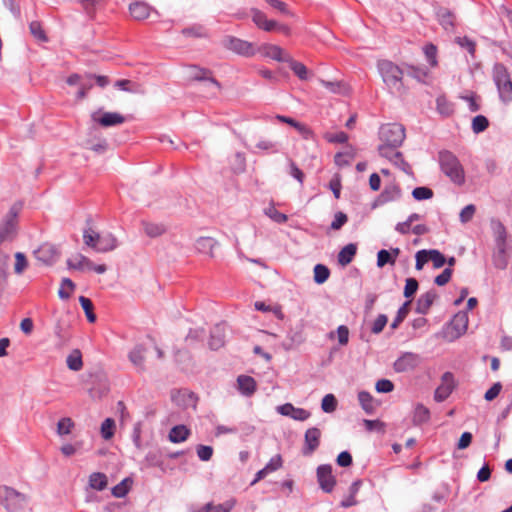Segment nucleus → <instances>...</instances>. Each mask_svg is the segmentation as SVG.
Wrapping results in <instances>:
<instances>
[{
    "instance_id": "nucleus-1",
    "label": "nucleus",
    "mask_w": 512,
    "mask_h": 512,
    "mask_svg": "<svg viewBox=\"0 0 512 512\" xmlns=\"http://www.w3.org/2000/svg\"><path fill=\"white\" fill-rule=\"evenodd\" d=\"M377 67L383 82L390 92L397 94L405 92L403 84L404 71L398 65L390 60H380Z\"/></svg>"
},
{
    "instance_id": "nucleus-2",
    "label": "nucleus",
    "mask_w": 512,
    "mask_h": 512,
    "mask_svg": "<svg viewBox=\"0 0 512 512\" xmlns=\"http://www.w3.org/2000/svg\"><path fill=\"white\" fill-rule=\"evenodd\" d=\"M441 171L455 185L462 186L465 183V171L459 159L450 151L443 150L438 154Z\"/></svg>"
},
{
    "instance_id": "nucleus-3",
    "label": "nucleus",
    "mask_w": 512,
    "mask_h": 512,
    "mask_svg": "<svg viewBox=\"0 0 512 512\" xmlns=\"http://www.w3.org/2000/svg\"><path fill=\"white\" fill-rule=\"evenodd\" d=\"M28 501L29 496L13 487L7 485L0 487V504L7 512H17L24 509Z\"/></svg>"
},
{
    "instance_id": "nucleus-4",
    "label": "nucleus",
    "mask_w": 512,
    "mask_h": 512,
    "mask_svg": "<svg viewBox=\"0 0 512 512\" xmlns=\"http://www.w3.org/2000/svg\"><path fill=\"white\" fill-rule=\"evenodd\" d=\"M493 80L497 86L501 101L509 103L512 100V80L503 64H495L493 68Z\"/></svg>"
},
{
    "instance_id": "nucleus-5",
    "label": "nucleus",
    "mask_w": 512,
    "mask_h": 512,
    "mask_svg": "<svg viewBox=\"0 0 512 512\" xmlns=\"http://www.w3.org/2000/svg\"><path fill=\"white\" fill-rule=\"evenodd\" d=\"M379 138L382 144H388L392 147H399L405 139V129L401 124L388 123L382 125L379 130Z\"/></svg>"
},
{
    "instance_id": "nucleus-6",
    "label": "nucleus",
    "mask_w": 512,
    "mask_h": 512,
    "mask_svg": "<svg viewBox=\"0 0 512 512\" xmlns=\"http://www.w3.org/2000/svg\"><path fill=\"white\" fill-rule=\"evenodd\" d=\"M21 210V204H14L3 218L0 224V243L11 241L17 233V217Z\"/></svg>"
},
{
    "instance_id": "nucleus-7",
    "label": "nucleus",
    "mask_w": 512,
    "mask_h": 512,
    "mask_svg": "<svg viewBox=\"0 0 512 512\" xmlns=\"http://www.w3.org/2000/svg\"><path fill=\"white\" fill-rule=\"evenodd\" d=\"M222 45L226 49L231 50L241 56L250 57L255 54L252 43L234 36H225L222 40Z\"/></svg>"
},
{
    "instance_id": "nucleus-8",
    "label": "nucleus",
    "mask_w": 512,
    "mask_h": 512,
    "mask_svg": "<svg viewBox=\"0 0 512 512\" xmlns=\"http://www.w3.org/2000/svg\"><path fill=\"white\" fill-rule=\"evenodd\" d=\"M35 258L44 265L51 266L57 262L60 257V251L57 246L51 243L40 245L33 252Z\"/></svg>"
},
{
    "instance_id": "nucleus-9",
    "label": "nucleus",
    "mask_w": 512,
    "mask_h": 512,
    "mask_svg": "<svg viewBox=\"0 0 512 512\" xmlns=\"http://www.w3.org/2000/svg\"><path fill=\"white\" fill-rule=\"evenodd\" d=\"M317 481L319 483L320 488L326 492H332L336 480L332 474V466L329 464H323L318 466L317 468Z\"/></svg>"
},
{
    "instance_id": "nucleus-10",
    "label": "nucleus",
    "mask_w": 512,
    "mask_h": 512,
    "mask_svg": "<svg viewBox=\"0 0 512 512\" xmlns=\"http://www.w3.org/2000/svg\"><path fill=\"white\" fill-rule=\"evenodd\" d=\"M455 387L454 377L451 372H445L441 377V384L436 388L434 399L436 402L445 401Z\"/></svg>"
},
{
    "instance_id": "nucleus-11",
    "label": "nucleus",
    "mask_w": 512,
    "mask_h": 512,
    "mask_svg": "<svg viewBox=\"0 0 512 512\" xmlns=\"http://www.w3.org/2000/svg\"><path fill=\"white\" fill-rule=\"evenodd\" d=\"M91 118L94 122L105 128L121 125L125 122V117L117 112H104L101 115L100 112H94Z\"/></svg>"
},
{
    "instance_id": "nucleus-12",
    "label": "nucleus",
    "mask_w": 512,
    "mask_h": 512,
    "mask_svg": "<svg viewBox=\"0 0 512 512\" xmlns=\"http://www.w3.org/2000/svg\"><path fill=\"white\" fill-rule=\"evenodd\" d=\"M419 364V356L412 352L403 353L393 364L396 372H408L413 370Z\"/></svg>"
},
{
    "instance_id": "nucleus-13",
    "label": "nucleus",
    "mask_w": 512,
    "mask_h": 512,
    "mask_svg": "<svg viewBox=\"0 0 512 512\" xmlns=\"http://www.w3.org/2000/svg\"><path fill=\"white\" fill-rule=\"evenodd\" d=\"M468 326V317L466 313H457L450 322L448 329L450 330V340H454L463 335Z\"/></svg>"
},
{
    "instance_id": "nucleus-14",
    "label": "nucleus",
    "mask_w": 512,
    "mask_h": 512,
    "mask_svg": "<svg viewBox=\"0 0 512 512\" xmlns=\"http://www.w3.org/2000/svg\"><path fill=\"white\" fill-rule=\"evenodd\" d=\"M400 196H401L400 187L395 183L388 184L384 187L383 191L375 199V201L373 203V207L381 206L388 202L395 201V200L399 199Z\"/></svg>"
},
{
    "instance_id": "nucleus-15",
    "label": "nucleus",
    "mask_w": 512,
    "mask_h": 512,
    "mask_svg": "<svg viewBox=\"0 0 512 512\" xmlns=\"http://www.w3.org/2000/svg\"><path fill=\"white\" fill-rule=\"evenodd\" d=\"M321 431L316 427L307 429L304 436L305 446L302 453L305 456L311 455L320 444Z\"/></svg>"
},
{
    "instance_id": "nucleus-16",
    "label": "nucleus",
    "mask_w": 512,
    "mask_h": 512,
    "mask_svg": "<svg viewBox=\"0 0 512 512\" xmlns=\"http://www.w3.org/2000/svg\"><path fill=\"white\" fill-rule=\"evenodd\" d=\"M438 298V294L434 289L427 291L420 295L417 299L415 312L421 315H426L430 311L431 306Z\"/></svg>"
},
{
    "instance_id": "nucleus-17",
    "label": "nucleus",
    "mask_w": 512,
    "mask_h": 512,
    "mask_svg": "<svg viewBox=\"0 0 512 512\" xmlns=\"http://www.w3.org/2000/svg\"><path fill=\"white\" fill-rule=\"evenodd\" d=\"M436 15L439 24L446 30V31H454L455 28V15L452 11H450L446 7H439L436 10Z\"/></svg>"
},
{
    "instance_id": "nucleus-18",
    "label": "nucleus",
    "mask_w": 512,
    "mask_h": 512,
    "mask_svg": "<svg viewBox=\"0 0 512 512\" xmlns=\"http://www.w3.org/2000/svg\"><path fill=\"white\" fill-rule=\"evenodd\" d=\"M260 50L265 57L271 58L273 60L279 62L290 61V56L277 45L265 44L261 47Z\"/></svg>"
},
{
    "instance_id": "nucleus-19",
    "label": "nucleus",
    "mask_w": 512,
    "mask_h": 512,
    "mask_svg": "<svg viewBox=\"0 0 512 512\" xmlns=\"http://www.w3.org/2000/svg\"><path fill=\"white\" fill-rule=\"evenodd\" d=\"M190 78L195 81H206L215 86L217 89L221 88L220 83L213 77L209 76L211 72L207 69H202L197 66H190Z\"/></svg>"
},
{
    "instance_id": "nucleus-20",
    "label": "nucleus",
    "mask_w": 512,
    "mask_h": 512,
    "mask_svg": "<svg viewBox=\"0 0 512 512\" xmlns=\"http://www.w3.org/2000/svg\"><path fill=\"white\" fill-rule=\"evenodd\" d=\"M225 343V326L223 324L215 325L210 332L209 347L212 350H218Z\"/></svg>"
},
{
    "instance_id": "nucleus-21",
    "label": "nucleus",
    "mask_w": 512,
    "mask_h": 512,
    "mask_svg": "<svg viewBox=\"0 0 512 512\" xmlns=\"http://www.w3.org/2000/svg\"><path fill=\"white\" fill-rule=\"evenodd\" d=\"M98 241L97 252L105 253L113 251L118 246V240L112 233H106L103 235H96Z\"/></svg>"
},
{
    "instance_id": "nucleus-22",
    "label": "nucleus",
    "mask_w": 512,
    "mask_h": 512,
    "mask_svg": "<svg viewBox=\"0 0 512 512\" xmlns=\"http://www.w3.org/2000/svg\"><path fill=\"white\" fill-rule=\"evenodd\" d=\"M491 228L493 231L495 246H508V233L503 223L499 220L493 219L491 220Z\"/></svg>"
},
{
    "instance_id": "nucleus-23",
    "label": "nucleus",
    "mask_w": 512,
    "mask_h": 512,
    "mask_svg": "<svg viewBox=\"0 0 512 512\" xmlns=\"http://www.w3.org/2000/svg\"><path fill=\"white\" fill-rule=\"evenodd\" d=\"M252 20L259 28L268 32L277 27L276 21L267 19L266 15L257 9L252 10Z\"/></svg>"
},
{
    "instance_id": "nucleus-24",
    "label": "nucleus",
    "mask_w": 512,
    "mask_h": 512,
    "mask_svg": "<svg viewBox=\"0 0 512 512\" xmlns=\"http://www.w3.org/2000/svg\"><path fill=\"white\" fill-rule=\"evenodd\" d=\"M496 250L493 253V264L497 269L504 270L508 265L509 246H495Z\"/></svg>"
},
{
    "instance_id": "nucleus-25",
    "label": "nucleus",
    "mask_w": 512,
    "mask_h": 512,
    "mask_svg": "<svg viewBox=\"0 0 512 512\" xmlns=\"http://www.w3.org/2000/svg\"><path fill=\"white\" fill-rule=\"evenodd\" d=\"M146 349L142 345L135 346L128 355L129 360L137 368L138 371H144Z\"/></svg>"
},
{
    "instance_id": "nucleus-26",
    "label": "nucleus",
    "mask_w": 512,
    "mask_h": 512,
    "mask_svg": "<svg viewBox=\"0 0 512 512\" xmlns=\"http://www.w3.org/2000/svg\"><path fill=\"white\" fill-rule=\"evenodd\" d=\"M237 385L239 391L245 396H251L256 390V381L251 376H238Z\"/></svg>"
},
{
    "instance_id": "nucleus-27",
    "label": "nucleus",
    "mask_w": 512,
    "mask_h": 512,
    "mask_svg": "<svg viewBox=\"0 0 512 512\" xmlns=\"http://www.w3.org/2000/svg\"><path fill=\"white\" fill-rule=\"evenodd\" d=\"M151 7L144 2H134L130 4L129 11L135 20H144L149 17Z\"/></svg>"
},
{
    "instance_id": "nucleus-28",
    "label": "nucleus",
    "mask_w": 512,
    "mask_h": 512,
    "mask_svg": "<svg viewBox=\"0 0 512 512\" xmlns=\"http://www.w3.org/2000/svg\"><path fill=\"white\" fill-rule=\"evenodd\" d=\"M218 242L212 237H200L196 240L195 247L198 252L214 257L213 249Z\"/></svg>"
},
{
    "instance_id": "nucleus-29",
    "label": "nucleus",
    "mask_w": 512,
    "mask_h": 512,
    "mask_svg": "<svg viewBox=\"0 0 512 512\" xmlns=\"http://www.w3.org/2000/svg\"><path fill=\"white\" fill-rule=\"evenodd\" d=\"M190 430L185 425L174 426L168 434V439L172 443H181L188 439Z\"/></svg>"
},
{
    "instance_id": "nucleus-30",
    "label": "nucleus",
    "mask_w": 512,
    "mask_h": 512,
    "mask_svg": "<svg viewBox=\"0 0 512 512\" xmlns=\"http://www.w3.org/2000/svg\"><path fill=\"white\" fill-rule=\"evenodd\" d=\"M141 225L145 234L150 238L159 237L166 232V226L162 223L142 221Z\"/></svg>"
},
{
    "instance_id": "nucleus-31",
    "label": "nucleus",
    "mask_w": 512,
    "mask_h": 512,
    "mask_svg": "<svg viewBox=\"0 0 512 512\" xmlns=\"http://www.w3.org/2000/svg\"><path fill=\"white\" fill-rule=\"evenodd\" d=\"M430 420V410L425 407L423 404H417L414 413L412 422L415 426H420L427 423Z\"/></svg>"
},
{
    "instance_id": "nucleus-32",
    "label": "nucleus",
    "mask_w": 512,
    "mask_h": 512,
    "mask_svg": "<svg viewBox=\"0 0 512 512\" xmlns=\"http://www.w3.org/2000/svg\"><path fill=\"white\" fill-rule=\"evenodd\" d=\"M92 265V261L82 254H78L74 259L67 260V266L69 269L75 270H89Z\"/></svg>"
},
{
    "instance_id": "nucleus-33",
    "label": "nucleus",
    "mask_w": 512,
    "mask_h": 512,
    "mask_svg": "<svg viewBox=\"0 0 512 512\" xmlns=\"http://www.w3.org/2000/svg\"><path fill=\"white\" fill-rule=\"evenodd\" d=\"M108 479L104 473L94 472L89 476V485L92 489L102 491L107 487Z\"/></svg>"
},
{
    "instance_id": "nucleus-34",
    "label": "nucleus",
    "mask_w": 512,
    "mask_h": 512,
    "mask_svg": "<svg viewBox=\"0 0 512 512\" xmlns=\"http://www.w3.org/2000/svg\"><path fill=\"white\" fill-rule=\"evenodd\" d=\"M436 108L439 114L449 117L454 113V105L445 96H438L436 99Z\"/></svg>"
},
{
    "instance_id": "nucleus-35",
    "label": "nucleus",
    "mask_w": 512,
    "mask_h": 512,
    "mask_svg": "<svg viewBox=\"0 0 512 512\" xmlns=\"http://www.w3.org/2000/svg\"><path fill=\"white\" fill-rule=\"evenodd\" d=\"M358 399H359V402H360L363 410L367 414L374 413V411H375V409L377 407V404L374 401L373 397L368 392H364V391L363 392H359Z\"/></svg>"
},
{
    "instance_id": "nucleus-36",
    "label": "nucleus",
    "mask_w": 512,
    "mask_h": 512,
    "mask_svg": "<svg viewBox=\"0 0 512 512\" xmlns=\"http://www.w3.org/2000/svg\"><path fill=\"white\" fill-rule=\"evenodd\" d=\"M54 334L59 339L61 345L69 340L68 323L62 319H58L54 327Z\"/></svg>"
},
{
    "instance_id": "nucleus-37",
    "label": "nucleus",
    "mask_w": 512,
    "mask_h": 512,
    "mask_svg": "<svg viewBox=\"0 0 512 512\" xmlns=\"http://www.w3.org/2000/svg\"><path fill=\"white\" fill-rule=\"evenodd\" d=\"M67 366L72 371H79L83 367L81 352L76 349L68 355L66 359Z\"/></svg>"
},
{
    "instance_id": "nucleus-38",
    "label": "nucleus",
    "mask_w": 512,
    "mask_h": 512,
    "mask_svg": "<svg viewBox=\"0 0 512 512\" xmlns=\"http://www.w3.org/2000/svg\"><path fill=\"white\" fill-rule=\"evenodd\" d=\"M352 262V243H348L338 254L337 264L340 268H345Z\"/></svg>"
},
{
    "instance_id": "nucleus-39",
    "label": "nucleus",
    "mask_w": 512,
    "mask_h": 512,
    "mask_svg": "<svg viewBox=\"0 0 512 512\" xmlns=\"http://www.w3.org/2000/svg\"><path fill=\"white\" fill-rule=\"evenodd\" d=\"M132 483L130 478L123 479L120 483L115 485L112 488V495L116 498H123L125 497L129 490H130V484Z\"/></svg>"
},
{
    "instance_id": "nucleus-40",
    "label": "nucleus",
    "mask_w": 512,
    "mask_h": 512,
    "mask_svg": "<svg viewBox=\"0 0 512 512\" xmlns=\"http://www.w3.org/2000/svg\"><path fill=\"white\" fill-rule=\"evenodd\" d=\"M79 302H80V305H81V307L83 308V310L85 312L87 320L90 323H94L96 321V315L93 312L94 306H93L92 301L89 298H87V297L80 296L79 297Z\"/></svg>"
},
{
    "instance_id": "nucleus-41",
    "label": "nucleus",
    "mask_w": 512,
    "mask_h": 512,
    "mask_svg": "<svg viewBox=\"0 0 512 512\" xmlns=\"http://www.w3.org/2000/svg\"><path fill=\"white\" fill-rule=\"evenodd\" d=\"M75 289V284L73 281L69 278H63L61 282V287L58 291V296L63 299L67 300L70 298L71 293Z\"/></svg>"
},
{
    "instance_id": "nucleus-42",
    "label": "nucleus",
    "mask_w": 512,
    "mask_h": 512,
    "mask_svg": "<svg viewBox=\"0 0 512 512\" xmlns=\"http://www.w3.org/2000/svg\"><path fill=\"white\" fill-rule=\"evenodd\" d=\"M330 270L323 264H317L314 267V281L317 284H323L329 278Z\"/></svg>"
},
{
    "instance_id": "nucleus-43",
    "label": "nucleus",
    "mask_w": 512,
    "mask_h": 512,
    "mask_svg": "<svg viewBox=\"0 0 512 512\" xmlns=\"http://www.w3.org/2000/svg\"><path fill=\"white\" fill-rule=\"evenodd\" d=\"M410 303H411L410 301H406L398 309L396 317L393 319V321L391 323V328L392 329H396L404 321V319L407 317V315L409 313V305H410Z\"/></svg>"
},
{
    "instance_id": "nucleus-44",
    "label": "nucleus",
    "mask_w": 512,
    "mask_h": 512,
    "mask_svg": "<svg viewBox=\"0 0 512 512\" xmlns=\"http://www.w3.org/2000/svg\"><path fill=\"white\" fill-rule=\"evenodd\" d=\"M182 34L187 37H196V38H202L206 37V29L204 26L196 24L191 27L184 28L182 30Z\"/></svg>"
},
{
    "instance_id": "nucleus-45",
    "label": "nucleus",
    "mask_w": 512,
    "mask_h": 512,
    "mask_svg": "<svg viewBox=\"0 0 512 512\" xmlns=\"http://www.w3.org/2000/svg\"><path fill=\"white\" fill-rule=\"evenodd\" d=\"M489 126L488 119L483 115H477L472 120V131L479 134L485 131Z\"/></svg>"
},
{
    "instance_id": "nucleus-46",
    "label": "nucleus",
    "mask_w": 512,
    "mask_h": 512,
    "mask_svg": "<svg viewBox=\"0 0 512 512\" xmlns=\"http://www.w3.org/2000/svg\"><path fill=\"white\" fill-rule=\"evenodd\" d=\"M393 157L395 159L392 161V163L396 167L401 169L407 175H412L413 174L410 164L407 161L404 160L403 155H402L401 152L393 153Z\"/></svg>"
},
{
    "instance_id": "nucleus-47",
    "label": "nucleus",
    "mask_w": 512,
    "mask_h": 512,
    "mask_svg": "<svg viewBox=\"0 0 512 512\" xmlns=\"http://www.w3.org/2000/svg\"><path fill=\"white\" fill-rule=\"evenodd\" d=\"M74 427V422L69 417H64L60 419L57 423V434L60 436L68 435L71 433L72 428Z\"/></svg>"
},
{
    "instance_id": "nucleus-48",
    "label": "nucleus",
    "mask_w": 512,
    "mask_h": 512,
    "mask_svg": "<svg viewBox=\"0 0 512 512\" xmlns=\"http://www.w3.org/2000/svg\"><path fill=\"white\" fill-rule=\"evenodd\" d=\"M115 422L112 418H106L101 424V435L105 440H109L114 435Z\"/></svg>"
},
{
    "instance_id": "nucleus-49",
    "label": "nucleus",
    "mask_w": 512,
    "mask_h": 512,
    "mask_svg": "<svg viewBox=\"0 0 512 512\" xmlns=\"http://www.w3.org/2000/svg\"><path fill=\"white\" fill-rule=\"evenodd\" d=\"M264 212H265V215H267L270 219H272L276 223L282 224L288 220L287 215L279 212L274 206L267 207L264 210Z\"/></svg>"
},
{
    "instance_id": "nucleus-50",
    "label": "nucleus",
    "mask_w": 512,
    "mask_h": 512,
    "mask_svg": "<svg viewBox=\"0 0 512 512\" xmlns=\"http://www.w3.org/2000/svg\"><path fill=\"white\" fill-rule=\"evenodd\" d=\"M290 65L291 70L301 79L306 80L308 76V70L306 66L300 62L294 61L290 57V61H287Z\"/></svg>"
},
{
    "instance_id": "nucleus-51",
    "label": "nucleus",
    "mask_w": 512,
    "mask_h": 512,
    "mask_svg": "<svg viewBox=\"0 0 512 512\" xmlns=\"http://www.w3.org/2000/svg\"><path fill=\"white\" fill-rule=\"evenodd\" d=\"M321 408L325 413H332L337 408V400L333 394H327L323 397Z\"/></svg>"
},
{
    "instance_id": "nucleus-52",
    "label": "nucleus",
    "mask_w": 512,
    "mask_h": 512,
    "mask_svg": "<svg viewBox=\"0 0 512 512\" xmlns=\"http://www.w3.org/2000/svg\"><path fill=\"white\" fill-rule=\"evenodd\" d=\"M30 33L41 42H46L48 40L44 30L42 29V26L40 22L38 21H32L29 25Z\"/></svg>"
},
{
    "instance_id": "nucleus-53",
    "label": "nucleus",
    "mask_w": 512,
    "mask_h": 512,
    "mask_svg": "<svg viewBox=\"0 0 512 512\" xmlns=\"http://www.w3.org/2000/svg\"><path fill=\"white\" fill-rule=\"evenodd\" d=\"M412 196L415 200H428L433 197V191L428 187H416L412 191Z\"/></svg>"
},
{
    "instance_id": "nucleus-54",
    "label": "nucleus",
    "mask_w": 512,
    "mask_h": 512,
    "mask_svg": "<svg viewBox=\"0 0 512 512\" xmlns=\"http://www.w3.org/2000/svg\"><path fill=\"white\" fill-rule=\"evenodd\" d=\"M427 251L429 254V260L433 262V266L435 269H439L444 266V264L446 263V258L440 251L436 249H431Z\"/></svg>"
},
{
    "instance_id": "nucleus-55",
    "label": "nucleus",
    "mask_w": 512,
    "mask_h": 512,
    "mask_svg": "<svg viewBox=\"0 0 512 512\" xmlns=\"http://www.w3.org/2000/svg\"><path fill=\"white\" fill-rule=\"evenodd\" d=\"M394 263H395L394 257L392 256V253L390 251L385 250V249L378 251V253H377V266L378 267L382 268L386 264L393 265Z\"/></svg>"
},
{
    "instance_id": "nucleus-56",
    "label": "nucleus",
    "mask_w": 512,
    "mask_h": 512,
    "mask_svg": "<svg viewBox=\"0 0 512 512\" xmlns=\"http://www.w3.org/2000/svg\"><path fill=\"white\" fill-rule=\"evenodd\" d=\"M96 235H99V233L95 232L91 228L84 230L83 232V240L84 243L88 246L97 251V245L98 241L96 238Z\"/></svg>"
},
{
    "instance_id": "nucleus-57",
    "label": "nucleus",
    "mask_w": 512,
    "mask_h": 512,
    "mask_svg": "<svg viewBox=\"0 0 512 512\" xmlns=\"http://www.w3.org/2000/svg\"><path fill=\"white\" fill-rule=\"evenodd\" d=\"M145 461L149 467H159L163 470V461L160 453L157 451H150L145 456Z\"/></svg>"
},
{
    "instance_id": "nucleus-58",
    "label": "nucleus",
    "mask_w": 512,
    "mask_h": 512,
    "mask_svg": "<svg viewBox=\"0 0 512 512\" xmlns=\"http://www.w3.org/2000/svg\"><path fill=\"white\" fill-rule=\"evenodd\" d=\"M419 283L415 278H407L403 295L405 298H411L417 292Z\"/></svg>"
},
{
    "instance_id": "nucleus-59",
    "label": "nucleus",
    "mask_w": 512,
    "mask_h": 512,
    "mask_svg": "<svg viewBox=\"0 0 512 512\" xmlns=\"http://www.w3.org/2000/svg\"><path fill=\"white\" fill-rule=\"evenodd\" d=\"M196 453L201 461H209L213 456V447L199 444L196 447Z\"/></svg>"
},
{
    "instance_id": "nucleus-60",
    "label": "nucleus",
    "mask_w": 512,
    "mask_h": 512,
    "mask_svg": "<svg viewBox=\"0 0 512 512\" xmlns=\"http://www.w3.org/2000/svg\"><path fill=\"white\" fill-rule=\"evenodd\" d=\"M283 461L281 455L277 454L274 457H272L269 462L265 465V470L268 474L277 471L282 467Z\"/></svg>"
},
{
    "instance_id": "nucleus-61",
    "label": "nucleus",
    "mask_w": 512,
    "mask_h": 512,
    "mask_svg": "<svg viewBox=\"0 0 512 512\" xmlns=\"http://www.w3.org/2000/svg\"><path fill=\"white\" fill-rule=\"evenodd\" d=\"M475 211H476V208L473 204H469V205L465 206L461 210L460 215H459L461 223L465 224V223H468L469 221H471V219L473 218V216L475 214Z\"/></svg>"
},
{
    "instance_id": "nucleus-62",
    "label": "nucleus",
    "mask_w": 512,
    "mask_h": 512,
    "mask_svg": "<svg viewBox=\"0 0 512 512\" xmlns=\"http://www.w3.org/2000/svg\"><path fill=\"white\" fill-rule=\"evenodd\" d=\"M397 148L398 147H392L388 144H380L378 146V152L381 157H384L392 162L395 159L393 157V153L397 152L396 151Z\"/></svg>"
},
{
    "instance_id": "nucleus-63",
    "label": "nucleus",
    "mask_w": 512,
    "mask_h": 512,
    "mask_svg": "<svg viewBox=\"0 0 512 512\" xmlns=\"http://www.w3.org/2000/svg\"><path fill=\"white\" fill-rule=\"evenodd\" d=\"M204 336H205L204 329H202V328L190 329L185 340H186V342L192 344L193 342H196V341H202L204 339Z\"/></svg>"
},
{
    "instance_id": "nucleus-64",
    "label": "nucleus",
    "mask_w": 512,
    "mask_h": 512,
    "mask_svg": "<svg viewBox=\"0 0 512 512\" xmlns=\"http://www.w3.org/2000/svg\"><path fill=\"white\" fill-rule=\"evenodd\" d=\"M387 321H388V318H387V316L385 314L378 315V317L373 322L371 331L374 334H379L380 332L383 331L384 327L387 324Z\"/></svg>"
}]
</instances>
